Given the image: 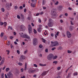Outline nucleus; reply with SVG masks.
<instances>
[{"mask_svg":"<svg viewBox=\"0 0 78 78\" xmlns=\"http://www.w3.org/2000/svg\"><path fill=\"white\" fill-rule=\"evenodd\" d=\"M51 44H52L53 46L54 47H55V46H58V45H59V43H58V42L57 41H51Z\"/></svg>","mask_w":78,"mask_h":78,"instance_id":"423d86ee","label":"nucleus"},{"mask_svg":"<svg viewBox=\"0 0 78 78\" xmlns=\"http://www.w3.org/2000/svg\"><path fill=\"white\" fill-rule=\"evenodd\" d=\"M66 35L68 38H70L72 36V34L69 31H67L66 32Z\"/></svg>","mask_w":78,"mask_h":78,"instance_id":"0eeeda50","label":"nucleus"},{"mask_svg":"<svg viewBox=\"0 0 78 78\" xmlns=\"http://www.w3.org/2000/svg\"><path fill=\"white\" fill-rule=\"evenodd\" d=\"M70 75H71V72H69L68 74V75L69 76H70Z\"/></svg>","mask_w":78,"mask_h":78,"instance_id":"8fccbe9b","label":"nucleus"},{"mask_svg":"<svg viewBox=\"0 0 78 78\" xmlns=\"http://www.w3.org/2000/svg\"><path fill=\"white\" fill-rule=\"evenodd\" d=\"M42 4L43 5H45V0H42Z\"/></svg>","mask_w":78,"mask_h":78,"instance_id":"cd10ccee","label":"nucleus"},{"mask_svg":"<svg viewBox=\"0 0 78 78\" xmlns=\"http://www.w3.org/2000/svg\"><path fill=\"white\" fill-rule=\"evenodd\" d=\"M27 63H26L25 65L24 70H27Z\"/></svg>","mask_w":78,"mask_h":78,"instance_id":"6ab92c4d","label":"nucleus"},{"mask_svg":"<svg viewBox=\"0 0 78 78\" xmlns=\"http://www.w3.org/2000/svg\"><path fill=\"white\" fill-rule=\"evenodd\" d=\"M65 16H68V13H65Z\"/></svg>","mask_w":78,"mask_h":78,"instance_id":"864d4df0","label":"nucleus"},{"mask_svg":"<svg viewBox=\"0 0 78 78\" xmlns=\"http://www.w3.org/2000/svg\"><path fill=\"white\" fill-rule=\"evenodd\" d=\"M48 49H45V51L46 53H48Z\"/></svg>","mask_w":78,"mask_h":78,"instance_id":"603ef678","label":"nucleus"},{"mask_svg":"<svg viewBox=\"0 0 78 78\" xmlns=\"http://www.w3.org/2000/svg\"><path fill=\"white\" fill-rule=\"evenodd\" d=\"M5 59L4 58H2V61L1 62V64H3V63H4V62H5Z\"/></svg>","mask_w":78,"mask_h":78,"instance_id":"2eb2a0df","label":"nucleus"},{"mask_svg":"<svg viewBox=\"0 0 78 78\" xmlns=\"http://www.w3.org/2000/svg\"><path fill=\"white\" fill-rule=\"evenodd\" d=\"M55 48H56L55 47L53 48H52L51 50H52L53 51L54 50H55Z\"/></svg>","mask_w":78,"mask_h":78,"instance_id":"09e8293b","label":"nucleus"},{"mask_svg":"<svg viewBox=\"0 0 78 78\" xmlns=\"http://www.w3.org/2000/svg\"><path fill=\"white\" fill-rule=\"evenodd\" d=\"M18 65H19V66H22V65H23V64L21 62H19L18 63Z\"/></svg>","mask_w":78,"mask_h":78,"instance_id":"473e14b6","label":"nucleus"},{"mask_svg":"<svg viewBox=\"0 0 78 78\" xmlns=\"http://www.w3.org/2000/svg\"><path fill=\"white\" fill-rule=\"evenodd\" d=\"M48 21V23L47 24L48 26L49 27H53V24H54L53 20L51 19H49Z\"/></svg>","mask_w":78,"mask_h":78,"instance_id":"f257e3e1","label":"nucleus"},{"mask_svg":"<svg viewBox=\"0 0 78 78\" xmlns=\"http://www.w3.org/2000/svg\"><path fill=\"white\" fill-rule=\"evenodd\" d=\"M4 33L3 32H2V33H1V35H0V37L2 38L3 37L4 35Z\"/></svg>","mask_w":78,"mask_h":78,"instance_id":"b1692460","label":"nucleus"},{"mask_svg":"<svg viewBox=\"0 0 78 78\" xmlns=\"http://www.w3.org/2000/svg\"><path fill=\"white\" fill-rule=\"evenodd\" d=\"M42 39L43 42H44V43H45V40L43 38H42Z\"/></svg>","mask_w":78,"mask_h":78,"instance_id":"7c9ffc66","label":"nucleus"},{"mask_svg":"<svg viewBox=\"0 0 78 78\" xmlns=\"http://www.w3.org/2000/svg\"><path fill=\"white\" fill-rule=\"evenodd\" d=\"M19 28H20V30L21 31H24V28H25V26H23V25H21L19 26Z\"/></svg>","mask_w":78,"mask_h":78,"instance_id":"1a4fd4ad","label":"nucleus"},{"mask_svg":"<svg viewBox=\"0 0 78 78\" xmlns=\"http://www.w3.org/2000/svg\"><path fill=\"white\" fill-rule=\"evenodd\" d=\"M54 3L55 5H58V4H59V2H58V1H57L56 2H55V3Z\"/></svg>","mask_w":78,"mask_h":78,"instance_id":"c756f323","label":"nucleus"},{"mask_svg":"<svg viewBox=\"0 0 78 78\" xmlns=\"http://www.w3.org/2000/svg\"><path fill=\"white\" fill-rule=\"evenodd\" d=\"M7 30H8V31H9L10 30H12V27L11 26H9Z\"/></svg>","mask_w":78,"mask_h":78,"instance_id":"f3484780","label":"nucleus"},{"mask_svg":"<svg viewBox=\"0 0 78 78\" xmlns=\"http://www.w3.org/2000/svg\"><path fill=\"white\" fill-rule=\"evenodd\" d=\"M57 9L58 11H61L62 9V6L60 5L58 6L57 8Z\"/></svg>","mask_w":78,"mask_h":78,"instance_id":"ddd939ff","label":"nucleus"},{"mask_svg":"<svg viewBox=\"0 0 78 78\" xmlns=\"http://www.w3.org/2000/svg\"><path fill=\"white\" fill-rule=\"evenodd\" d=\"M73 30V26H72L71 25L69 27V30L70 31H72V30Z\"/></svg>","mask_w":78,"mask_h":78,"instance_id":"4468645a","label":"nucleus"},{"mask_svg":"<svg viewBox=\"0 0 78 78\" xmlns=\"http://www.w3.org/2000/svg\"><path fill=\"white\" fill-rule=\"evenodd\" d=\"M6 51H7V52H8L7 55H9V51L8 50H7Z\"/></svg>","mask_w":78,"mask_h":78,"instance_id":"37998d69","label":"nucleus"},{"mask_svg":"<svg viewBox=\"0 0 78 78\" xmlns=\"http://www.w3.org/2000/svg\"><path fill=\"white\" fill-rule=\"evenodd\" d=\"M7 75L9 77H10L11 76H12L13 74H12L11 71H9L8 73H7Z\"/></svg>","mask_w":78,"mask_h":78,"instance_id":"9b49d317","label":"nucleus"},{"mask_svg":"<svg viewBox=\"0 0 78 78\" xmlns=\"http://www.w3.org/2000/svg\"><path fill=\"white\" fill-rule=\"evenodd\" d=\"M28 30L29 34L32 33V28H31V25H29Z\"/></svg>","mask_w":78,"mask_h":78,"instance_id":"9d476101","label":"nucleus"},{"mask_svg":"<svg viewBox=\"0 0 78 78\" xmlns=\"http://www.w3.org/2000/svg\"><path fill=\"white\" fill-rule=\"evenodd\" d=\"M31 1L33 2V3H31L30 4L32 8H35L36 6V3L37 0H31Z\"/></svg>","mask_w":78,"mask_h":78,"instance_id":"f03ea898","label":"nucleus"},{"mask_svg":"<svg viewBox=\"0 0 78 78\" xmlns=\"http://www.w3.org/2000/svg\"><path fill=\"white\" fill-rule=\"evenodd\" d=\"M17 18H18V19H20V16H19V15H17Z\"/></svg>","mask_w":78,"mask_h":78,"instance_id":"c03bdc74","label":"nucleus"},{"mask_svg":"<svg viewBox=\"0 0 78 78\" xmlns=\"http://www.w3.org/2000/svg\"><path fill=\"white\" fill-rule=\"evenodd\" d=\"M60 69H61V67H57V70H60Z\"/></svg>","mask_w":78,"mask_h":78,"instance_id":"de8ad7c7","label":"nucleus"},{"mask_svg":"<svg viewBox=\"0 0 78 78\" xmlns=\"http://www.w3.org/2000/svg\"><path fill=\"white\" fill-rule=\"evenodd\" d=\"M5 78H8V77H7V75H6V74H5Z\"/></svg>","mask_w":78,"mask_h":78,"instance_id":"338daca9","label":"nucleus"},{"mask_svg":"<svg viewBox=\"0 0 78 78\" xmlns=\"http://www.w3.org/2000/svg\"><path fill=\"white\" fill-rule=\"evenodd\" d=\"M47 73H48V71H44L42 73L41 75L42 76H45V75H46V74Z\"/></svg>","mask_w":78,"mask_h":78,"instance_id":"f8f14e48","label":"nucleus"},{"mask_svg":"<svg viewBox=\"0 0 78 78\" xmlns=\"http://www.w3.org/2000/svg\"><path fill=\"white\" fill-rule=\"evenodd\" d=\"M34 32L35 34L37 33V31H36V30L35 29L34 30Z\"/></svg>","mask_w":78,"mask_h":78,"instance_id":"4c0bfd02","label":"nucleus"},{"mask_svg":"<svg viewBox=\"0 0 78 78\" xmlns=\"http://www.w3.org/2000/svg\"><path fill=\"white\" fill-rule=\"evenodd\" d=\"M51 36L52 37H53V36H54V34L53 33H51Z\"/></svg>","mask_w":78,"mask_h":78,"instance_id":"5fc2aeb1","label":"nucleus"},{"mask_svg":"<svg viewBox=\"0 0 78 78\" xmlns=\"http://www.w3.org/2000/svg\"><path fill=\"white\" fill-rule=\"evenodd\" d=\"M4 38L5 40H6V39H7V37H6V36H4Z\"/></svg>","mask_w":78,"mask_h":78,"instance_id":"79ce46f5","label":"nucleus"},{"mask_svg":"<svg viewBox=\"0 0 78 78\" xmlns=\"http://www.w3.org/2000/svg\"><path fill=\"white\" fill-rule=\"evenodd\" d=\"M62 48L61 46H59V47L58 48V50H62Z\"/></svg>","mask_w":78,"mask_h":78,"instance_id":"393cba45","label":"nucleus"},{"mask_svg":"<svg viewBox=\"0 0 78 78\" xmlns=\"http://www.w3.org/2000/svg\"><path fill=\"white\" fill-rule=\"evenodd\" d=\"M34 67H37V65L36 64H34Z\"/></svg>","mask_w":78,"mask_h":78,"instance_id":"a18cd8bd","label":"nucleus"},{"mask_svg":"<svg viewBox=\"0 0 78 78\" xmlns=\"http://www.w3.org/2000/svg\"><path fill=\"white\" fill-rule=\"evenodd\" d=\"M2 78H3V77H4V73H2Z\"/></svg>","mask_w":78,"mask_h":78,"instance_id":"3c124183","label":"nucleus"},{"mask_svg":"<svg viewBox=\"0 0 78 78\" xmlns=\"http://www.w3.org/2000/svg\"><path fill=\"white\" fill-rule=\"evenodd\" d=\"M19 34L20 35V36L23 38H27V34H24L23 33V32H20L19 33Z\"/></svg>","mask_w":78,"mask_h":78,"instance_id":"7ed1b4c3","label":"nucleus"},{"mask_svg":"<svg viewBox=\"0 0 78 78\" xmlns=\"http://www.w3.org/2000/svg\"><path fill=\"white\" fill-rule=\"evenodd\" d=\"M57 58H58V56H57V55H55L54 57L53 55L52 59H56Z\"/></svg>","mask_w":78,"mask_h":78,"instance_id":"5701e85b","label":"nucleus"},{"mask_svg":"<svg viewBox=\"0 0 78 78\" xmlns=\"http://www.w3.org/2000/svg\"><path fill=\"white\" fill-rule=\"evenodd\" d=\"M39 57H42V54H40L39 55Z\"/></svg>","mask_w":78,"mask_h":78,"instance_id":"774afa93","label":"nucleus"},{"mask_svg":"<svg viewBox=\"0 0 78 78\" xmlns=\"http://www.w3.org/2000/svg\"><path fill=\"white\" fill-rule=\"evenodd\" d=\"M6 7L7 9H8L9 8V3H6Z\"/></svg>","mask_w":78,"mask_h":78,"instance_id":"dca6fc26","label":"nucleus"},{"mask_svg":"<svg viewBox=\"0 0 78 78\" xmlns=\"http://www.w3.org/2000/svg\"><path fill=\"white\" fill-rule=\"evenodd\" d=\"M39 65L40 66H47V65L46 64H42L41 63H40Z\"/></svg>","mask_w":78,"mask_h":78,"instance_id":"4be33fe9","label":"nucleus"},{"mask_svg":"<svg viewBox=\"0 0 78 78\" xmlns=\"http://www.w3.org/2000/svg\"><path fill=\"white\" fill-rule=\"evenodd\" d=\"M53 63L54 64H56L57 63H58V62L57 61H54L53 62Z\"/></svg>","mask_w":78,"mask_h":78,"instance_id":"e433bc0d","label":"nucleus"},{"mask_svg":"<svg viewBox=\"0 0 78 78\" xmlns=\"http://www.w3.org/2000/svg\"><path fill=\"white\" fill-rule=\"evenodd\" d=\"M27 50H26L25 51H24V54H26V53H27Z\"/></svg>","mask_w":78,"mask_h":78,"instance_id":"680f3d73","label":"nucleus"},{"mask_svg":"<svg viewBox=\"0 0 78 78\" xmlns=\"http://www.w3.org/2000/svg\"><path fill=\"white\" fill-rule=\"evenodd\" d=\"M9 70H10V69H9V68H6V69H5V71H6V72H8V71H9Z\"/></svg>","mask_w":78,"mask_h":78,"instance_id":"a878e982","label":"nucleus"},{"mask_svg":"<svg viewBox=\"0 0 78 78\" xmlns=\"http://www.w3.org/2000/svg\"><path fill=\"white\" fill-rule=\"evenodd\" d=\"M7 45H10V42L9 41H8V42H7Z\"/></svg>","mask_w":78,"mask_h":78,"instance_id":"a19ab883","label":"nucleus"},{"mask_svg":"<svg viewBox=\"0 0 78 78\" xmlns=\"http://www.w3.org/2000/svg\"><path fill=\"white\" fill-rule=\"evenodd\" d=\"M17 53L19 55H20V51L19 50H17Z\"/></svg>","mask_w":78,"mask_h":78,"instance_id":"58836bf2","label":"nucleus"},{"mask_svg":"<svg viewBox=\"0 0 78 78\" xmlns=\"http://www.w3.org/2000/svg\"><path fill=\"white\" fill-rule=\"evenodd\" d=\"M53 55L52 54H50L48 55L47 58L48 61H51L53 58Z\"/></svg>","mask_w":78,"mask_h":78,"instance_id":"20e7f679","label":"nucleus"},{"mask_svg":"<svg viewBox=\"0 0 78 78\" xmlns=\"http://www.w3.org/2000/svg\"><path fill=\"white\" fill-rule=\"evenodd\" d=\"M43 12H41L39 14L40 15H42V14H43Z\"/></svg>","mask_w":78,"mask_h":78,"instance_id":"e2e57ef3","label":"nucleus"},{"mask_svg":"<svg viewBox=\"0 0 78 78\" xmlns=\"http://www.w3.org/2000/svg\"><path fill=\"white\" fill-rule=\"evenodd\" d=\"M60 21L61 23H63L64 22V21L62 20H60Z\"/></svg>","mask_w":78,"mask_h":78,"instance_id":"49530a36","label":"nucleus"},{"mask_svg":"<svg viewBox=\"0 0 78 78\" xmlns=\"http://www.w3.org/2000/svg\"><path fill=\"white\" fill-rule=\"evenodd\" d=\"M3 24H4V23L1 21V19L0 18V24L1 25H3Z\"/></svg>","mask_w":78,"mask_h":78,"instance_id":"bb28decb","label":"nucleus"},{"mask_svg":"<svg viewBox=\"0 0 78 78\" xmlns=\"http://www.w3.org/2000/svg\"><path fill=\"white\" fill-rule=\"evenodd\" d=\"M67 53H72V51L68 50L67 51Z\"/></svg>","mask_w":78,"mask_h":78,"instance_id":"f704fd0d","label":"nucleus"},{"mask_svg":"<svg viewBox=\"0 0 78 78\" xmlns=\"http://www.w3.org/2000/svg\"><path fill=\"white\" fill-rule=\"evenodd\" d=\"M26 39H30V36H28V35H27V38H26Z\"/></svg>","mask_w":78,"mask_h":78,"instance_id":"ea45409f","label":"nucleus"},{"mask_svg":"<svg viewBox=\"0 0 78 78\" xmlns=\"http://www.w3.org/2000/svg\"><path fill=\"white\" fill-rule=\"evenodd\" d=\"M36 70H37L38 71H39V69H32L30 68V69H29L28 72L29 73H34V72L36 71Z\"/></svg>","mask_w":78,"mask_h":78,"instance_id":"39448f33","label":"nucleus"},{"mask_svg":"<svg viewBox=\"0 0 78 78\" xmlns=\"http://www.w3.org/2000/svg\"><path fill=\"white\" fill-rule=\"evenodd\" d=\"M38 22L39 23H41V22H42V21H41V19H40V18L38 19Z\"/></svg>","mask_w":78,"mask_h":78,"instance_id":"2f4dec72","label":"nucleus"},{"mask_svg":"<svg viewBox=\"0 0 78 78\" xmlns=\"http://www.w3.org/2000/svg\"><path fill=\"white\" fill-rule=\"evenodd\" d=\"M37 39L36 38H34L33 40V44L34 45H36L37 42Z\"/></svg>","mask_w":78,"mask_h":78,"instance_id":"6e6552de","label":"nucleus"},{"mask_svg":"<svg viewBox=\"0 0 78 78\" xmlns=\"http://www.w3.org/2000/svg\"><path fill=\"white\" fill-rule=\"evenodd\" d=\"M72 20L71 21L70 23H71V25H74V22H73V19L72 18Z\"/></svg>","mask_w":78,"mask_h":78,"instance_id":"412c9836","label":"nucleus"},{"mask_svg":"<svg viewBox=\"0 0 78 78\" xmlns=\"http://www.w3.org/2000/svg\"><path fill=\"white\" fill-rule=\"evenodd\" d=\"M40 14L39 13H38L36 14V16H38Z\"/></svg>","mask_w":78,"mask_h":78,"instance_id":"052dcab7","label":"nucleus"},{"mask_svg":"<svg viewBox=\"0 0 78 78\" xmlns=\"http://www.w3.org/2000/svg\"><path fill=\"white\" fill-rule=\"evenodd\" d=\"M42 47H43V46H42V44H40L39 45V48H42Z\"/></svg>","mask_w":78,"mask_h":78,"instance_id":"c9c22d12","label":"nucleus"},{"mask_svg":"<svg viewBox=\"0 0 78 78\" xmlns=\"http://www.w3.org/2000/svg\"><path fill=\"white\" fill-rule=\"evenodd\" d=\"M20 59L21 60H23V59H25V56L23 55H21Z\"/></svg>","mask_w":78,"mask_h":78,"instance_id":"aec40b11","label":"nucleus"},{"mask_svg":"<svg viewBox=\"0 0 78 78\" xmlns=\"http://www.w3.org/2000/svg\"><path fill=\"white\" fill-rule=\"evenodd\" d=\"M76 3H76V5H78V0H76Z\"/></svg>","mask_w":78,"mask_h":78,"instance_id":"4d7b16f0","label":"nucleus"},{"mask_svg":"<svg viewBox=\"0 0 78 78\" xmlns=\"http://www.w3.org/2000/svg\"><path fill=\"white\" fill-rule=\"evenodd\" d=\"M37 30L38 32H41L42 30V27H40L39 28L37 29Z\"/></svg>","mask_w":78,"mask_h":78,"instance_id":"a211bd4d","label":"nucleus"},{"mask_svg":"<svg viewBox=\"0 0 78 78\" xmlns=\"http://www.w3.org/2000/svg\"><path fill=\"white\" fill-rule=\"evenodd\" d=\"M1 10L2 11V12H4L5 11V9L3 8H1Z\"/></svg>","mask_w":78,"mask_h":78,"instance_id":"72a5a7b5","label":"nucleus"},{"mask_svg":"<svg viewBox=\"0 0 78 78\" xmlns=\"http://www.w3.org/2000/svg\"><path fill=\"white\" fill-rule=\"evenodd\" d=\"M21 71L22 72H23V68L21 69Z\"/></svg>","mask_w":78,"mask_h":78,"instance_id":"bf43d9fd","label":"nucleus"},{"mask_svg":"<svg viewBox=\"0 0 78 78\" xmlns=\"http://www.w3.org/2000/svg\"><path fill=\"white\" fill-rule=\"evenodd\" d=\"M58 34H59V32H57L56 33V35H57V36H58Z\"/></svg>","mask_w":78,"mask_h":78,"instance_id":"69168bd1","label":"nucleus"},{"mask_svg":"<svg viewBox=\"0 0 78 78\" xmlns=\"http://www.w3.org/2000/svg\"><path fill=\"white\" fill-rule=\"evenodd\" d=\"M4 25H5V26H6V24H7V23H6L5 22H4Z\"/></svg>","mask_w":78,"mask_h":78,"instance_id":"0e129e2a","label":"nucleus"},{"mask_svg":"<svg viewBox=\"0 0 78 78\" xmlns=\"http://www.w3.org/2000/svg\"><path fill=\"white\" fill-rule=\"evenodd\" d=\"M52 2H53V3H55V2H56V0H51Z\"/></svg>","mask_w":78,"mask_h":78,"instance_id":"6e6d98bb","label":"nucleus"},{"mask_svg":"<svg viewBox=\"0 0 78 78\" xmlns=\"http://www.w3.org/2000/svg\"><path fill=\"white\" fill-rule=\"evenodd\" d=\"M77 75H78V73H77V72H75L73 73L74 76H76Z\"/></svg>","mask_w":78,"mask_h":78,"instance_id":"c85d7f7f","label":"nucleus"},{"mask_svg":"<svg viewBox=\"0 0 78 78\" xmlns=\"http://www.w3.org/2000/svg\"><path fill=\"white\" fill-rule=\"evenodd\" d=\"M18 8V7H17V6H15V9H17Z\"/></svg>","mask_w":78,"mask_h":78,"instance_id":"13d9d810","label":"nucleus"}]
</instances>
